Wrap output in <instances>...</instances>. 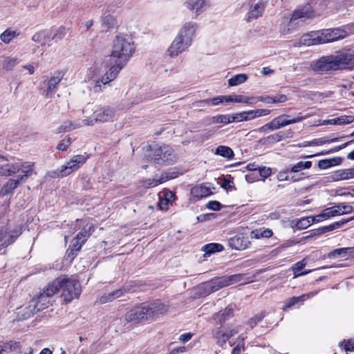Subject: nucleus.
Masks as SVG:
<instances>
[{"instance_id": "obj_59", "label": "nucleus", "mask_w": 354, "mask_h": 354, "mask_svg": "<svg viewBox=\"0 0 354 354\" xmlns=\"http://www.w3.org/2000/svg\"><path fill=\"white\" fill-rule=\"evenodd\" d=\"M306 261L305 259H302L301 261L296 263L292 266V271L294 272V275L295 274H299V271H301L306 265Z\"/></svg>"}, {"instance_id": "obj_20", "label": "nucleus", "mask_w": 354, "mask_h": 354, "mask_svg": "<svg viewBox=\"0 0 354 354\" xmlns=\"http://www.w3.org/2000/svg\"><path fill=\"white\" fill-rule=\"evenodd\" d=\"M266 5V2L262 1H259L252 3L248 12L246 20L248 21H251L252 20L257 19L261 17L265 10Z\"/></svg>"}, {"instance_id": "obj_17", "label": "nucleus", "mask_w": 354, "mask_h": 354, "mask_svg": "<svg viewBox=\"0 0 354 354\" xmlns=\"http://www.w3.org/2000/svg\"><path fill=\"white\" fill-rule=\"evenodd\" d=\"M21 231H8L6 227L0 230V250L12 243L20 235Z\"/></svg>"}, {"instance_id": "obj_37", "label": "nucleus", "mask_w": 354, "mask_h": 354, "mask_svg": "<svg viewBox=\"0 0 354 354\" xmlns=\"http://www.w3.org/2000/svg\"><path fill=\"white\" fill-rule=\"evenodd\" d=\"M288 133L284 131H280L277 133L272 134L266 138L265 142L267 143L272 144L281 141L282 140L288 138Z\"/></svg>"}, {"instance_id": "obj_43", "label": "nucleus", "mask_w": 354, "mask_h": 354, "mask_svg": "<svg viewBox=\"0 0 354 354\" xmlns=\"http://www.w3.org/2000/svg\"><path fill=\"white\" fill-rule=\"evenodd\" d=\"M122 290H117L115 291H113L112 292H110L107 295H103L100 298V302L102 303H106L109 301H111L122 295Z\"/></svg>"}, {"instance_id": "obj_51", "label": "nucleus", "mask_w": 354, "mask_h": 354, "mask_svg": "<svg viewBox=\"0 0 354 354\" xmlns=\"http://www.w3.org/2000/svg\"><path fill=\"white\" fill-rule=\"evenodd\" d=\"M218 123L223 124H227L232 122H234V115L230 114H219L217 118Z\"/></svg>"}, {"instance_id": "obj_32", "label": "nucleus", "mask_w": 354, "mask_h": 354, "mask_svg": "<svg viewBox=\"0 0 354 354\" xmlns=\"http://www.w3.org/2000/svg\"><path fill=\"white\" fill-rule=\"evenodd\" d=\"M63 281V277L57 278L47 286L44 290V292L50 297L53 296L60 288H62Z\"/></svg>"}, {"instance_id": "obj_33", "label": "nucleus", "mask_w": 354, "mask_h": 354, "mask_svg": "<svg viewBox=\"0 0 354 354\" xmlns=\"http://www.w3.org/2000/svg\"><path fill=\"white\" fill-rule=\"evenodd\" d=\"M223 250V246L219 243H209L204 245L202 248V250L205 252L204 257H209L212 254L221 252Z\"/></svg>"}, {"instance_id": "obj_21", "label": "nucleus", "mask_w": 354, "mask_h": 354, "mask_svg": "<svg viewBox=\"0 0 354 354\" xmlns=\"http://www.w3.org/2000/svg\"><path fill=\"white\" fill-rule=\"evenodd\" d=\"M149 312L148 314L150 319L158 317L160 315H165L168 310V306L160 303V301H155L148 304Z\"/></svg>"}, {"instance_id": "obj_61", "label": "nucleus", "mask_w": 354, "mask_h": 354, "mask_svg": "<svg viewBox=\"0 0 354 354\" xmlns=\"http://www.w3.org/2000/svg\"><path fill=\"white\" fill-rule=\"evenodd\" d=\"M252 113L254 119H255L259 117L268 115L270 114V110L266 109H256L252 110Z\"/></svg>"}, {"instance_id": "obj_62", "label": "nucleus", "mask_w": 354, "mask_h": 354, "mask_svg": "<svg viewBox=\"0 0 354 354\" xmlns=\"http://www.w3.org/2000/svg\"><path fill=\"white\" fill-rule=\"evenodd\" d=\"M353 220H354V216H351V217H349L348 218H343V219H342V220H340L339 221H336V222L332 223L333 230L339 228L342 226H343L344 224H346V223H347L349 221H351Z\"/></svg>"}, {"instance_id": "obj_57", "label": "nucleus", "mask_w": 354, "mask_h": 354, "mask_svg": "<svg viewBox=\"0 0 354 354\" xmlns=\"http://www.w3.org/2000/svg\"><path fill=\"white\" fill-rule=\"evenodd\" d=\"M339 346H344L346 352H354V339H349L339 343Z\"/></svg>"}, {"instance_id": "obj_38", "label": "nucleus", "mask_w": 354, "mask_h": 354, "mask_svg": "<svg viewBox=\"0 0 354 354\" xmlns=\"http://www.w3.org/2000/svg\"><path fill=\"white\" fill-rule=\"evenodd\" d=\"M116 26V19L112 15L104 16L102 19V26L105 31H108L109 29Z\"/></svg>"}, {"instance_id": "obj_7", "label": "nucleus", "mask_w": 354, "mask_h": 354, "mask_svg": "<svg viewBox=\"0 0 354 354\" xmlns=\"http://www.w3.org/2000/svg\"><path fill=\"white\" fill-rule=\"evenodd\" d=\"M93 232L94 227L93 225H86L72 240L71 244L68 250V256H73L75 252H79Z\"/></svg>"}, {"instance_id": "obj_35", "label": "nucleus", "mask_w": 354, "mask_h": 354, "mask_svg": "<svg viewBox=\"0 0 354 354\" xmlns=\"http://www.w3.org/2000/svg\"><path fill=\"white\" fill-rule=\"evenodd\" d=\"M215 154L219 155L227 159H232L234 155L232 149L230 147L224 145L218 146L216 149Z\"/></svg>"}, {"instance_id": "obj_23", "label": "nucleus", "mask_w": 354, "mask_h": 354, "mask_svg": "<svg viewBox=\"0 0 354 354\" xmlns=\"http://www.w3.org/2000/svg\"><path fill=\"white\" fill-rule=\"evenodd\" d=\"M32 40L41 44V46L47 45L48 46L52 44L53 41L50 30H44L35 33L32 37Z\"/></svg>"}, {"instance_id": "obj_10", "label": "nucleus", "mask_w": 354, "mask_h": 354, "mask_svg": "<svg viewBox=\"0 0 354 354\" xmlns=\"http://www.w3.org/2000/svg\"><path fill=\"white\" fill-rule=\"evenodd\" d=\"M197 29L198 25L196 23L193 21L187 22L180 28L176 37L192 46Z\"/></svg>"}, {"instance_id": "obj_29", "label": "nucleus", "mask_w": 354, "mask_h": 354, "mask_svg": "<svg viewBox=\"0 0 354 354\" xmlns=\"http://www.w3.org/2000/svg\"><path fill=\"white\" fill-rule=\"evenodd\" d=\"M234 315L233 309L227 306L225 310H221L213 316V319L218 324H222L229 319Z\"/></svg>"}, {"instance_id": "obj_63", "label": "nucleus", "mask_w": 354, "mask_h": 354, "mask_svg": "<svg viewBox=\"0 0 354 354\" xmlns=\"http://www.w3.org/2000/svg\"><path fill=\"white\" fill-rule=\"evenodd\" d=\"M354 120L352 116H340L337 118V125L350 124Z\"/></svg>"}, {"instance_id": "obj_26", "label": "nucleus", "mask_w": 354, "mask_h": 354, "mask_svg": "<svg viewBox=\"0 0 354 354\" xmlns=\"http://www.w3.org/2000/svg\"><path fill=\"white\" fill-rule=\"evenodd\" d=\"M20 342L16 341L0 342V354L3 353H19L21 351Z\"/></svg>"}, {"instance_id": "obj_54", "label": "nucleus", "mask_w": 354, "mask_h": 354, "mask_svg": "<svg viewBox=\"0 0 354 354\" xmlns=\"http://www.w3.org/2000/svg\"><path fill=\"white\" fill-rule=\"evenodd\" d=\"M63 124L65 127V129L68 130V131L84 126L82 121L78 122H72L71 121L67 120L63 122Z\"/></svg>"}, {"instance_id": "obj_34", "label": "nucleus", "mask_w": 354, "mask_h": 354, "mask_svg": "<svg viewBox=\"0 0 354 354\" xmlns=\"http://www.w3.org/2000/svg\"><path fill=\"white\" fill-rule=\"evenodd\" d=\"M233 115L234 122L249 121L254 119L252 110L245 111Z\"/></svg>"}, {"instance_id": "obj_25", "label": "nucleus", "mask_w": 354, "mask_h": 354, "mask_svg": "<svg viewBox=\"0 0 354 354\" xmlns=\"http://www.w3.org/2000/svg\"><path fill=\"white\" fill-rule=\"evenodd\" d=\"M172 178V176H170L167 174H162L160 176H156L154 178H148L143 180L142 186L147 189L154 187L160 184H162L167 181L169 179H171Z\"/></svg>"}, {"instance_id": "obj_40", "label": "nucleus", "mask_w": 354, "mask_h": 354, "mask_svg": "<svg viewBox=\"0 0 354 354\" xmlns=\"http://www.w3.org/2000/svg\"><path fill=\"white\" fill-rule=\"evenodd\" d=\"M192 193L199 198H203L211 194L210 189L205 186H197L193 188Z\"/></svg>"}, {"instance_id": "obj_46", "label": "nucleus", "mask_w": 354, "mask_h": 354, "mask_svg": "<svg viewBox=\"0 0 354 354\" xmlns=\"http://www.w3.org/2000/svg\"><path fill=\"white\" fill-rule=\"evenodd\" d=\"M353 142V140H351L349 142H347L342 145H339V146H337L335 147H334L333 149L329 150V151H322V152H319L317 154H313V155H310V156H305L304 158H313L314 156H324V155H327V154H329L330 153H335V152H337L342 149H344L346 147H347L350 143Z\"/></svg>"}, {"instance_id": "obj_50", "label": "nucleus", "mask_w": 354, "mask_h": 354, "mask_svg": "<svg viewBox=\"0 0 354 354\" xmlns=\"http://www.w3.org/2000/svg\"><path fill=\"white\" fill-rule=\"evenodd\" d=\"M254 97H249L241 95H233V102L244 103V104H254Z\"/></svg>"}, {"instance_id": "obj_14", "label": "nucleus", "mask_w": 354, "mask_h": 354, "mask_svg": "<svg viewBox=\"0 0 354 354\" xmlns=\"http://www.w3.org/2000/svg\"><path fill=\"white\" fill-rule=\"evenodd\" d=\"M86 161L85 156L75 155L65 165H62V171H64V173L68 176L80 168Z\"/></svg>"}, {"instance_id": "obj_3", "label": "nucleus", "mask_w": 354, "mask_h": 354, "mask_svg": "<svg viewBox=\"0 0 354 354\" xmlns=\"http://www.w3.org/2000/svg\"><path fill=\"white\" fill-rule=\"evenodd\" d=\"M353 59V55L349 53H337L335 55L321 57L313 62L311 67L315 72L323 74L345 67L351 63Z\"/></svg>"}, {"instance_id": "obj_41", "label": "nucleus", "mask_w": 354, "mask_h": 354, "mask_svg": "<svg viewBox=\"0 0 354 354\" xmlns=\"http://www.w3.org/2000/svg\"><path fill=\"white\" fill-rule=\"evenodd\" d=\"M247 79L248 76L245 74H238L229 79L228 84L231 86H237L245 82Z\"/></svg>"}, {"instance_id": "obj_11", "label": "nucleus", "mask_w": 354, "mask_h": 354, "mask_svg": "<svg viewBox=\"0 0 354 354\" xmlns=\"http://www.w3.org/2000/svg\"><path fill=\"white\" fill-rule=\"evenodd\" d=\"M239 332L238 327L236 326H221L213 330L212 334L216 342L223 346L225 344L226 341L231 337L234 335Z\"/></svg>"}, {"instance_id": "obj_48", "label": "nucleus", "mask_w": 354, "mask_h": 354, "mask_svg": "<svg viewBox=\"0 0 354 354\" xmlns=\"http://www.w3.org/2000/svg\"><path fill=\"white\" fill-rule=\"evenodd\" d=\"M312 223L313 220L310 216L304 217L298 220L296 223V227L299 230L308 228Z\"/></svg>"}, {"instance_id": "obj_8", "label": "nucleus", "mask_w": 354, "mask_h": 354, "mask_svg": "<svg viewBox=\"0 0 354 354\" xmlns=\"http://www.w3.org/2000/svg\"><path fill=\"white\" fill-rule=\"evenodd\" d=\"M114 110L109 107H102L95 110L93 115L82 120L84 126H93L97 122H106L114 117Z\"/></svg>"}, {"instance_id": "obj_9", "label": "nucleus", "mask_w": 354, "mask_h": 354, "mask_svg": "<svg viewBox=\"0 0 354 354\" xmlns=\"http://www.w3.org/2000/svg\"><path fill=\"white\" fill-rule=\"evenodd\" d=\"M62 297L66 303L77 299L81 293L80 285L77 281L63 277Z\"/></svg>"}, {"instance_id": "obj_56", "label": "nucleus", "mask_w": 354, "mask_h": 354, "mask_svg": "<svg viewBox=\"0 0 354 354\" xmlns=\"http://www.w3.org/2000/svg\"><path fill=\"white\" fill-rule=\"evenodd\" d=\"M310 217L312 220H313V223H318L330 218L327 208H326L322 213Z\"/></svg>"}, {"instance_id": "obj_6", "label": "nucleus", "mask_w": 354, "mask_h": 354, "mask_svg": "<svg viewBox=\"0 0 354 354\" xmlns=\"http://www.w3.org/2000/svg\"><path fill=\"white\" fill-rule=\"evenodd\" d=\"M242 279L243 275L241 274L218 277L206 283L205 284V288L208 292H214L223 287L239 282Z\"/></svg>"}, {"instance_id": "obj_27", "label": "nucleus", "mask_w": 354, "mask_h": 354, "mask_svg": "<svg viewBox=\"0 0 354 354\" xmlns=\"http://www.w3.org/2000/svg\"><path fill=\"white\" fill-rule=\"evenodd\" d=\"M44 291L41 293L37 298L32 299L31 302H34L36 304L35 307L36 310L38 311L42 310L48 307L50 304V298Z\"/></svg>"}, {"instance_id": "obj_52", "label": "nucleus", "mask_w": 354, "mask_h": 354, "mask_svg": "<svg viewBox=\"0 0 354 354\" xmlns=\"http://www.w3.org/2000/svg\"><path fill=\"white\" fill-rule=\"evenodd\" d=\"M265 316V312H261L255 315L253 317L250 318L248 320V324L250 326V328H252L258 322H261Z\"/></svg>"}, {"instance_id": "obj_1", "label": "nucleus", "mask_w": 354, "mask_h": 354, "mask_svg": "<svg viewBox=\"0 0 354 354\" xmlns=\"http://www.w3.org/2000/svg\"><path fill=\"white\" fill-rule=\"evenodd\" d=\"M136 50L131 36L127 34L116 35L113 41L111 58L114 64L102 75V63H95L87 71L86 78L90 81L91 89L94 93H100L104 87L116 78L120 71L127 64Z\"/></svg>"}, {"instance_id": "obj_53", "label": "nucleus", "mask_w": 354, "mask_h": 354, "mask_svg": "<svg viewBox=\"0 0 354 354\" xmlns=\"http://www.w3.org/2000/svg\"><path fill=\"white\" fill-rule=\"evenodd\" d=\"M339 138H334L330 140L325 138L315 139L308 143V145H322L326 143L335 142L338 141Z\"/></svg>"}, {"instance_id": "obj_64", "label": "nucleus", "mask_w": 354, "mask_h": 354, "mask_svg": "<svg viewBox=\"0 0 354 354\" xmlns=\"http://www.w3.org/2000/svg\"><path fill=\"white\" fill-rule=\"evenodd\" d=\"M207 207L212 210L218 211L221 209V204L218 201H211L207 203Z\"/></svg>"}, {"instance_id": "obj_5", "label": "nucleus", "mask_w": 354, "mask_h": 354, "mask_svg": "<svg viewBox=\"0 0 354 354\" xmlns=\"http://www.w3.org/2000/svg\"><path fill=\"white\" fill-rule=\"evenodd\" d=\"M149 157L157 164L170 165L177 160V156L172 148L165 145L154 147Z\"/></svg>"}, {"instance_id": "obj_4", "label": "nucleus", "mask_w": 354, "mask_h": 354, "mask_svg": "<svg viewBox=\"0 0 354 354\" xmlns=\"http://www.w3.org/2000/svg\"><path fill=\"white\" fill-rule=\"evenodd\" d=\"M346 31L343 28H337L310 32L301 37V43L305 46H310L333 42L346 37Z\"/></svg>"}, {"instance_id": "obj_2", "label": "nucleus", "mask_w": 354, "mask_h": 354, "mask_svg": "<svg viewBox=\"0 0 354 354\" xmlns=\"http://www.w3.org/2000/svg\"><path fill=\"white\" fill-rule=\"evenodd\" d=\"M35 162H24L9 163L3 157L0 156V176H9L21 171L22 175H18L16 178H10L1 189L0 194L8 195L12 192L21 183L34 172Z\"/></svg>"}, {"instance_id": "obj_58", "label": "nucleus", "mask_w": 354, "mask_h": 354, "mask_svg": "<svg viewBox=\"0 0 354 354\" xmlns=\"http://www.w3.org/2000/svg\"><path fill=\"white\" fill-rule=\"evenodd\" d=\"M71 145V138H66L62 140L57 146V149L59 151H66Z\"/></svg>"}, {"instance_id": "obj_49", "label": "nucleus", "mask_w": 354, "mask_h": 354, "mask_svg": "<svg viewBox=\"0 0 354 354\" xmlns=\"http://www.w3.org/2000/svg\"><path fill=\"white\" fill-rule=\"evenodd\" d=\"M245 337L241 335L236 341V344L233 347L232 354H237L245 351L244 348V339Z\"/></svg>"}, {"instance_id": "obj_45", "label": "nucleus", "mask_w": 354, "mask_h": 354, "mask_svg": "<svg viewBox=\"0 0 354 354\" xmlns=\"http://www.w3.org/2000/svg\"><path fill=\"white\" fill-rule=\"evenodd\" d=\"M312 166V162L311 161H300L297 162V164L294 165L290 169V171L296 173L299 171H301L303 169H309Z\"/></svg>"}, {"instance_id": "obj_44", "label": "nucleus", "mask_w": 354, "mask_h": 354, "mask_svg": "<svg viewBox=\"0 0 354 354\" xmlns=\"http://www.w3.org/2000/svg\"><path fill=\"white\" fill-rule=\"evenodd\" d=\"M305 301V297L300 295L299 297H293L290 298L286 301L285 305L283 306L282 309L283 310H287L288 308H291L295 306L296 304L302 303Z\"/></svg>"}, {"instance_id": "obj_55", "label": "nucleus", "mask_w": 354, "mask_h": 354, "mask_svg": "<svg viewBox=\"0 0 354 354\" xmlns=\"http://www.w3.org/2000/svg\"><path fill=\"white\" fill-rule=\"evenodd\" d=\"M258 172L261 177H262V181H265V179L269 177L272 174L271 168L262 166L258 167Z\"/></svg>"}, {"instance_id": "obj_30", "label": "nucleus", "mask_w": 354, "mask_h": 354, "mask_svg": "<svg viewBox=\"0 0 354 354\" xmlns=\"http://www.w3.org/2000/svg\"><path fill=\"white\" fill-rule=\"evenodd\" d=\"M353 178H354V167L338 170L333 176L334 180H344Z\"/></svg>"}, {"instance_id": "obj_19", "label": "nucleus", "mask_w": 354, "mask_h": 354, "mask_svg": "<svg viewBox=\"0 0 354 354\" xmlns=\"http://www.w3.org/2000/svg\"><path fill=\"white\" fill-rule=\"evenodd\" d=\"M330 217L348 214L353 211V207L348 203H340L327 208Z\"/></svg>"}, {"instance_id": "obj_15", "label": "nucleus", "mask_w": 354, "mask_h": 354, "mask_svg": "<svg viewBox=\"0 0 354 354\" xmlns=\"http://www.w3.org/2000/svg\"><path fill=\"white\" fill-rule=\"evenodd\" d=\"M185 7L192 12L193 17L196 18L203 13L208 7L207 0H187L184 3Z\"/></svg>"}, {"instance_id": "obj_24", "label": "nucleus", "mask_w": 354, "mask_h": 354, "mask_svg": "<svg viewBox=\"0 0 354 354\" xmlns=\"http://www.w3.org/2000/svg\"><path fill=\"white\" fill-rule=\"evenodd\" d=\"M36 304L34 302H29L28 306H21L17 309V316L20 319H26L32 316L37 312L35 307Z\"/></svg>"}, {"instance_id": "obj_36", "label": "nucleus", "mask_w": 354, "mask_h": 354, "mask_svg": "<svg viewBox=\"0 0 354 354\" xmlns=\"http://www.w3.org/2000/svg\"><path fill=\"white\" fill-rule=\"evenodd\" d=\"M50 37L53 41L58 42L62 40L66 34V29L64 27H59L57 29H50Z\"/></svg>"}, {"instance_id": "obj_22", "label": "nucleus", "mask_w": 354, "mask_h": 354, "mask_svg": "<svg viewBox=\"0 0 354 354\" xmlns=\"http://www.w3.org/2000/svg\"><path fill=\"white\" fill-rule=\"evenodd\" d=\"M250 244L248 238L241 236H235L229 240L230 246L236 250H243L249 247Z\"/></svg>"}, {"instance_id": "obj_13", "label": "nucleus", "mask_w": 354, "mask_h": 354, "mask_svg": "<svg viewBox=\"0 0 354 354\" xmlns=\"http://www.w3.org/2000/svg\"><path fill=\"white\" fill-rule=\"evenodd\" d=\"M149 313L148 304H143L140 306H137L128 312L126 315V319L129 321L137 322L150 319V317L148 315Z\"/></svg>"}, {"instance_id": "obj_60", "label": "nucleus", "mask_w": 354, "mask_h": 354, "mask_svg": "<svg viewBox=\"0 0 354 354\" xmlns=\"http://www.w3.org/2000/svg\"><path fill=\"white\" fill-rule=\"evenodd\" d=\"M64 171H62V166L60 168H58L56 170L50 171L48 172V176L50 178H57L66 176V174L64 173Z\"/></svg>"}, {"instance_id": "obj_39", "label": "nucleus", "mask_w": 354, "mask_h": 354, "mask_svg": "<svg viewBox=\"0 0 354 354\" xmlns=\"http://www.w3.org/2000/svg\"><path fill=\"white\" fill-rule=\"evenodd\" d=\"M19 63V60L16 57H7L4 59L2 67L6 71H11L16 65Z\"/></svg>"}, {"instance_id": "obj_42", "label": "nucleus", "mask_w": 354, "mask_h": 354, "mask_svg": "<svg viewBox=\"0 0 354 354\" xmlns=\"http://www.w3.org/2000/svg\"><path fill=\"white\" fill-rule=\"evenodd\" d=\"M17 35L16 31L7 29L0 35V39L5 44H9Z\"/></svg>"}, {"instance_id": "obj_18", "label": "nucleus", "mask_w": 354, "mask_h": 354, "mask_svg": "<svg viewBox=\"0 0 354 354\" xmlns=\"http://www.w3.org/2000/svg\"><path fill=\"white\" fill-rule=\"evenodd\" d=\"M63 77L64 73L62 71H58L50 77L47 83V88L44 91L46 97H51L55 93Z\"/></svg>"}, {"instance_id": "obj_31", "label": "nucleus", "mask_w": 354, "mask_h": 354, "mask_svg": "<svg viewBox=\"0 0 354 354\" xmlns=\"http://www.w3.org/2000/svg\"><path fill=\"white\" fill-rule=\"evenodd\" d=\"M273 235V232L269 228L260 227L253 230L250 234L251 239H259L261 238H270Z\"/></svg>"}, {"instance_id": "obj_47", "label": "nucleus", "mask_w": 354, "mask_h": 354, "mask_svg": "<svg viewBox=\"0 0 354 354\" xmlns=\"http://www.w3.org/2000/svg\"><path fill=\"white\" fill-rule=\"evenodd\" d=\"M350 250L349 248H343L336 249L328 254V257L331 259H334L338 257H346L348 254V251Z\"/></svg>"}, {"instance_id": "obj_28", "label": "nucleus", "mask_w": 354, "mask_h": 354, "mask_svg": "<svg viewBox=\"0 0 354 354\" xmlns=\"http://www.w3.org/2000/svg\"><path fill=\"white\" fill-rule=\"evenodd\" d=\"M313 16L312 7L309 4H306L302 8L295 10L290 19V21H294L298 19H308Z\"/></svg>"}, {"instance_id": "obj_12", "label": "nucleus", "mask_w": 354, "mask_h": 354, "mask_svg": "<svg viewBox=\"0 0 354 354\" xmlns=\"http://www.w3.org/2000/svg\"><path fill=\"white\" fill-rule=\"evenodd\" d=\"M191 46L175 37L166 50V55L170 58H176L183 53L187 51Z\"/></svg>"}, {"instance_id": "obj_16", "label": "nucleus", "mask_w": 354, "mask_h": 354, "mask_svg": "<svg viewBox=\"0 0 354 354\" xmlns=\"http://www.w3.org/2000/svg\"><path fill=\"white\" fill-rule=\"evenodd\" d=\"M288 118H289L288 115L283 114L270 121L273 130H277L287 125L299 122L306 118V117L301 116V114L292 119H287Z\"/></svg>"}]
</instances>
